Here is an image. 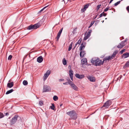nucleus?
<instances>
[{
  "mask_svg": "<svg viewBox=\"0 0 129 129\" xmlns=\"http://www.w3.org/2000/svg\"><path fill=\"white\" fill-rule=\"evenodd\" d=\"M48 6V5H47L45 7L43 8L41 10H40L39 12V13H41V12L42 11H43V10H44V9L46 8Z\"/></svg>",
  "mask_w": 129,
  "mask_h": 129,
  "instance_id": "obj_32",
  "label": "nucleus"
},
{
  "mask_svg": "<svg viewBox=\"0 0 129 129\" xmlns=\"http://www.w3.org/2000/svg\"><path fill=\"white\" fill-rule=\"evenodd\" d=\"M101 5H99L97 6V10H98L100 8L101 6Z\"/></svg>",
  "mask_w": 129,
  "mask_h": 129,
  "instance_id": "obj_42",
  "label": "nucleus"
},
{
  "mask_svg": "<svg viewBox=\"0 0 129 129\" xmlns=\"http://www.w3.org/2000/svg\"><path fill=\"white\" fill-rule=\"evenodd\" d=\"M118 52V51L117 50H116L113 52V53L112 54L111 56V57H112V59H113L114 57L115 56L116 54H117Z\"/></svg>",
  "mask_w": 129,
  "mask_h": 129,
  "instance_id": "obj_19",
  "label": "nucleus"
},
{
  "mask_svg": "<svg viewBox=\"0 0 129 129\" xmlns=\"http://www.w3.org/2000/svg\"><path fill=\"white\" fill-rule=\"evenodd\" d=\"M67 80L68 81V84H70L71 85V84H72L71 83H73L69 79L68 80Z\"/></svg>",
  "mask_w": 129,
  "mask_h": 129,
  "instance_id": "obj_41",
  "label": "nucleus"
},
{
  "mask_svg": "<svg viewBox=\"0 0 129 129\" xmlns=\"http://www.w3.org/2000/svg\"><path fill=\"white\" fill-rule=\"evenodd\" d=\"M69 75L70 76H73V70L71 69L69 71Z\"/></svg>",
  "mask_w": 129,
  "mask_h": 129,
  "instance_id": "obj_22",
  "label": "nucleus"
},
{
  "mask_svg": "<svg viewBox=\"0 0 129 129\" xmlns=\"http://www.w3.org/2000/svg\"><path fill=\"white\" fill-rule=\"evenodd\" d=\"M126 9L128 12H129V6L127 7H126Z\"/></svg>",
  "mask_w": 129,
  "mask_h": 129,
  "instance_id": "obj_46",
  "label": "nucleus"
},
{
  "mask_svg": "<svg viewBox=\"0 0 129 129\" xmlns=\"http://www.w3.org/2000/svg\"><path fill=\"white\" fill-rule=\"evenodd\" d=\"M129 67V61H127L124 66V68H125Z\"/></svg>",
  "mask_w": 129,
  "mask_h": 129,
  "instance_id": "obj_23",
  "label": "nucleus"
},
{
  "mask_svg": "<svg viewBox=\"0 0 129 129\" xmlns=\"http://www.w3.org/2000/svg\"><path fill=\"white\" fill-rule=\"evenodd\" d=\"M85 54V51H82L80 52V56L81 57H83L84 56V55Z\"/></svg>",
  "mask_w": 129,
  "mask_h": 129,
  "instance_id": "obj_18",
  "label": "nucleus"
},
{
  "mask_svg": "<svg viewBox=\"0 0 129 129\" xmlns=\"http://www.w3.org/2000/svg\"><path fill=\"white\" fill-rule=\"evenodd\" d=\"M128 57H129V53L128 52L125 53L124 54L122 55V57H124V58H127Z\"/></svg>",
  "mask_w": 129,
  "mask_h": 129,
  "instance_id": "obj_21",
  "label": "nucleus"
},
{
  "mask_svg": "<svg viewBox=\"0 0 129 129\" xmlns=\"http://www.w3.org/2000/svg\"><path fill=\"white\" fill-rule=\"evenodd\" d=\"M62 29H63V28H62L61 29H60L59 30V32H58V33L57 34V36L56 37L57 41H58L59 40V38L60 37L61 34L62 33Z\"/></svg>",
  "mask_w": 129,
  "mask_h": 129,
  "instance_id": "obj_11",
  "label": "nucleus"
},
{
  "mask_svg": "<svg viewBox=\"0 0 129 129\" xmlns=\"http://www.w3.org/2000/svg\"><path fill=\"white\" fill-rule=\"evenodd\" d=\"M39 104L40 106H42L43 105V101H39Z\"/></svg>",
  "mask_w": 129,
  "mask_h": 129,
  "instance_id": "obj_34",
  "label": "nucleus"
},
{
  "mask_svg": "<svg viewBox=\"0 0 129 129\" xmlns=\"http://www.w3.org/2000/svg\"><path fill=\"white\" fill-rule=\"evenodd\" d=\"M91 32H92V30H89V32L88 33H89V34L90 35V34H91Z\"/></svg>",
  "mask_w": 129,
  "mask_h": 129,
  "instance_id": "obj_47",
  "label": "nucleus"
},
{
  "mask_svg": "<svg viewBox=\"0 0 129 129\" xmlns=\"http://www.w3.org/2000/svg\"><path fill=\"white\" fill-rule=\"evenodd\" d=\"M49 75H47L46 74H45L44 76H43V79L44 81L46 80L48 77Z\"/></svg>",
  "mask_w": 129,
  "mask_h": 129,
  "instance_id": "obj_25",
  "label": "nucleus"
},
{
  "mask_svg": "<svg viewBox=\"0 0 129 129\" xmlns=\"http://www.w3.org/2000/svg\"><path fill=\"white\" fill-rule=\"evenodd\" d=\"M50 73V71L49 70H48L45 74L49 75Z\"/></svg>",
  "mask_w": 129,
  "mask_h": 129,
  "instance_id": "obj_36",
  "label": "nucleus"
},
{
  "mask_svg": "<svg viewBox=\"0 0 129 129\" xmlns=\"http://www.w3.org/2000/svg\"><path fill=\"white\" fill-rule=\"evenodd\" d=\"M40 25L39 24H37L34 25L31 24L27 27V29L28 30L36 29L40 27Z\"/></svg>",
  "mask_w": 129,
  "mask_h": 129,
  "instance_id": "obj_3",
  "label": "nucleus"
},
{
  "mask_svg": "<svg viewBox=\"0 0 129 129\" xmlns=\"http://www.w3.org/2000/svg\"><path fill=\"white\" fill-rule=\"evenodd\" d=\"M107 19V18H106L105 19Z\"/></svg>",
  "mask_w": 129,
  "mask_h": 129,
  "instance_id": "obj_57",
  "label": "nucleus"
},
{
  "mask_svg": "<svg viewBox=\"0 0 129 129\" xmlns=\"http://www.w3.org/2000/svg\"><path fill=\"white\" fill-rule=\"evenodd\" d=\"M63 84L64 85H67L68 84V82H66L63 83Z\"/></svg>",
  "mask_w": 129,
  "mask_h": 129,
  "instance_id": "obj_48",
  "label": "nucleus"
},
{
  "mask_svg": "<svg viewBox=\"0 0 129 129\" xmlns=\"http://www.w3.org/2000/svg\"><path fill=\"white\" fill-rule=\"evenodd\" d=\"M112 57H111V56H106L105 57L104 59L103 60V63L105 62V61L106 62V61H107V60H109L111 59H112Z\"/></svg>",
  "mask_w": 129,
  "mask_h": 129,
  "instance_id": "obj_9",
  "label": "nucleus"
},
{
  "mask_svg": "<svg viewBox=\"0 0 129 129\" xmlns=\"http://www.w3.org/2000/svg\"><path fill=\"white\" fill-rule=\"evenodd\" d=\"M125 51V49H123V50H121V51H120V53L121 54H122Z\"/></svg>",
  "mask_w": 129,
  "mask_h": 129,
  "instance_id": "obj_43",
  "label": "nucleus"
},
{
  "mask_svg": "<svg viewBox=\"0 0 129 129\" xmlns=\"http://www.w3.org/2000/svg\"><path fill=\"white\" fill-rule=\"evenodd\" d=\"M113 0H111L110 2L109 3L110 4L111 3V2L113 1Z\"/></svg>",
  "mask_w": 129,
  "mask_h": 129,
  "instance_id": "obj_53",
  "label": "nucleus"
},
{
  "mask_svg": "<svg viewBox=\"0 0 129 129\" xmlns=\"http://www.w3.org/2000/svg\"><path fill=\"white\" fill-rule=\"evenodd\" d=\"M12 57V56L11 55H10L9 56L8 58V60H11Z\"/></svg>",
  "mask_w": 129,
  "mask_h": 129,
  "instance_id": "obj_40",
  "label": "nucleus"
},
{
  "mask_svg": "<svg viewBox=\"0 0 129 129\" xmlns=\"http://www.w3.org/2000/svg\"><path fill=\"white\" fill-rule=\"evenodd\" d=\"M51 90L49 86L46 85L44 86L43 92H48Z\"/></svg>",
  "mask_w": 129,
  "mask_h": 129,
  "instance_id": "obj_6",
  "label": "nucleus"
},
{
  "mask_svg": "<svg viewBox=\"0 0 129 129\" xmlns=\"http://www.w3.org/2000/svg\"><path fill=\"white\" fill-rule=\"evenodd\" d=\"M73 44V43L72 42L70 45L68 49V51H70L71 50L72 48V45Z\"/></svg>",
  "mask_w": 129,
  "mask_h": 129,
  "instance_id": "obj_27",
  "label": "nucleus"
},
{
  "mask_svg": "<svg viewBox=\"0 0 129 129\" xmlns=\"http://www.w3.org/2000/svg\"><path fill=\"white\" fill-rule=\"evenodd\" d=\"M4 116L3 114L1 112H0V118L3 117Z\"/></svg>",
  "mask_w": 129,
  "mask_h": 129,
  "instance_id": "obj_39",
  "label": "nucleus"
},
{
  "mask_svg": "<svg viewBox=\"0 0 129 129\" xmlns=\"http://www.w3.org/2000/svg\"><path fill=\"white\" fill-rule=\"evenodd\" d=\"M10 81H10V80H9V82H10Z\"/></svg>",
  "mask_w": 129,
  "mask_h": 129,
  "instance_id": "obj_55",
  "label": "nucleus"
},
{
  "mask_svg": "<svg viewBox=\"0 0 129 129\" xmlns=\"http://www.w3.org/2000/svg\"><path fill=\"white\" fill-rule=\"evenodd\" d=\"M76 30H77V28L74 29L73 30V32H74L76 31Z\"/></svg>",
  "mask_w": 129,
  "mask_h": 129,
  "instance_id": "obj_51",
  "label": "nucleus"
},
{
  "mask_svg": "<svg viewBox=\"0 0 129 129\" xmlns=\"http://www.w3.org/2000/svg\"><path fill=\"white\" fill-rule=\"evenodd\" d=\"M71 79L72 81L73 80V76H70Z\"/></svg>",
  "mask_w": 129,
  "mask_h": 129,
  "instance_id": "obj_49",
  "label": "nucleus"
},
{
  "mask_svg": "<svg viewBox=\"0 0 129 129\" xmlns=\"http://www.w3.org/2000/svg\"><path fill=\"white\" fill-rule=\"evenodd\" d=\"M82 40V39L80 38L78 41V42L77 43L79 44L78 46H79L80 45V43H81Z\"/></svg>",
  "mask_w": 129,
  "mask_h": 129,
  "instance_id": "obj_33",
  "label": "nucleus"
},
{
  "mask_svg": "<svg viewBox=\"0 0 129 129\" xmlns=\"http://www.w3.org/2000/svg\"><path fill=\"white\" fill-rule=\"evenodd\" d=\"M43 60V57L41 56L37 58V61L39 63H41Z\"/></svg>",
  "mask_w": 129,
  "mask_h": 129,
  "instance_id": "obj_15",
  "label": "nucleus"
},
{
  "mask_svg": "<svg viewBox=\"0 0 129 129\" xmlns=\"http://www.w3.org/2000/svg\"><path fill=\"white\" fill-rule=\"evenodd\" d=\"M91 62L92 63H94L95 65L96 66H99L103 64V62L102 61L100 60L99 58L93 57L91 60Z\"/></svg>",
  "mask_w": 129,
  "mask_h": 129,
  "instance_id": "obj_1",
  "label": "nucleus"
},
{
  "mask_svg": "<svg viewBox=\"0 0 129 129\" xmlns=\"http://www.w3.org/2000/svg\"><path fill=\"white\" fill-rule=\"evenodd\" d=\"M14 85V83L12 82L10 83H8L7 84V87L9 88L12 87Z\"/></svg>",
  "mask_w": 129,
  "mask_h": 129,
  "instance_id": "obj_17",
  "label": "nucleus"
},
{
  "mask_svg": "<svg viewBox=\"0 0 129 129\" xmlns=\"http://www.w3.org/2000/svg\"><path fill=\"white\" fill-rule=\"evenodd\" d=\"M87 78L91 82H94L95 81V78L94 77L89 76L87 77Z\"/></svg>",
  "mask_w": 129,
  "mask_h": 129,
  "instance_id": "obj_13",
  "label": "nucleus"
},
{
  "mask_svg": "<svg viewBox=\"0 0 129 129\" xmlns=\"http://www.w3.org/2000/svg\"><path fill=\"white\" fill-rule=\"evenodd\" d=\"M71 87L74 90L77 91L78 90V88L74 84L72 83L71 85Z\"/></svg>",
  "mask_w": 129,
  "mask_h": 129,
  "instance_id": "obj_12",
  "label": "nucleus"
},
{
  "mask_svg": "<svg viewBox=\"0 0 129 129\" xmlns=\"http://www.w3.org/2000/svg\"><path fill=\"white\" fill-rule=\"evenodd\" d=\"M107 13H105L104 12H103L102 13H101L100 15V17H102V16H106L107 15Z\"/></svg>",
  "mask_w": 129,
  "mask_h": 129,
  "instance_id": "obj_26",
  "label": "nucleus"
},
{
  "mask_svg": "<svg viewBox=\"0 0 129 129\" xmlns=\"http://www.w3.org/2000/svg\"><path fill=\"white\" fill-rule=\"evenodd\" d=\"M50 108L53 110H54L55 109L54 108L55 106L54 105V104H52V106H50Z\"/></svg>",
  "mask_w": 129,
  "mask_h": 129,
  "instance_id": "obj_30",
  "label": "nucleus"
},
{
  "mask_svg": "<svg viewBox=\"0 0 129 129\" xmlns=\"http://www.w3.org/2000/svg\"><path fill=\"white\" fill-rule=\"evenodd\" d=\"M67 114L70 116L73 119H76L77 118V114L74 110H72L67 113Z\"/></svg>",
  "mask_w": 129,
  "mask_h": 129,
  "instance_id": "obj_2",
  "label": "nucleus"
},
{
  "mask_svg": "<svg viewBox=\"0 0 129 129\" xmlns=\"http://www.w3.org/2000/svg\"><path fill=\"white\" fill-rule=\"evenodd\" d=\"M62 105V104H61L60 105V107H61Z\"/></svg>",
  "mask_w": 129,
  "mask_h": 129,
  "instance_id": "obj_54",
  "label": "nucleus"
},
{
  "mask_svg": "<svg viewBox=\"0 0 129 129\" xmlns=\"http://www.w3.org/2000/svg\"><path fill=\"white\" fill-rule=\"evenodd\" d=\"M125 45V44H124L122 41L117 46V47L119 48H122Z\"/></svg>",
  "mask_w": 129,
  "mask_h": 129,
  "instance_id": "obj_14",
  "label": "nucleus"
},
{
  "mask_svg": "<svg viewBox=\"0 0 129 129\" xmlns=\"http://www.w3.org/2000/svg\"><path fill=\"white\" fill-rule=\"evenodd\" d=\"M111 104L112 102L110 100H108L104 104L102 107H105L106 108H107Z\"/></svg>",
  "mask_w": 129,
  "mask_h": 129,
  "instance_id": "obj_5",
  "label": "nucleus"
},
{
  "mask_svg": "<svg viewBox=\"0 0 129 129\" xmlns=\"http://www.w3.org/2000/svg\"><path fill=\"white\" fill-rule=\"evenodd\" d=\"M121 1H119L118 2H117L115 3L114 4V5L115 6H117L120 3V2Z\"/></svg>",
  "mask_w": 129,
  "mask_h": 129,
  "instance_id": "obj_37",
  "label": "nucleus"
},
{
  "mask_svg": "<svg viewBox=\"0 0 129 129\" xmlns=\"http://www.w3.org/2000/svg\"><path fill=\"white\" fill-rule=\"evenodd\" d=\"M53 99L54 101H57L58 99V98L57 96H54L53 97Z\"/></svg>",
  "mask_w": 129,
  "mask_h": 129,
  "instance_id": "obj_28",
  "label": "nucleus"
},
{
  "mask_svg": "<svg viewBox=\"0 0 129 129\" xmlns=\"http://www.w3.org/2000/svg\"><path fill=\"white\" fill-rule=\"evenodd\" d=\"M97 16H96V17H95V18H96V17Z\"/></svg>",
  "mask_w": 129,
  "mask_h": 129,
  "instance_id": "obj_56",
  "label": "nucleus"
},
{
  "mask_svg": "<svg viewBox=\"0 0 129 129\" xmlns=\"http://www.w3.org/2000/svg\"><path fill=\"white\" fill-rule=\"evenodd\" d=\"M59 81H63L64 80V79H59Z\"/></svg>",
  "mask_w": 129,
  "mask_h": 129,
  "instance_id": "obj_45",
  "label": "nucleus"
},
{
  "mask_svg": "<svg viewBox=\"0 0 129 129\" xmlns=\"http://www.w3.org/2000/svg\"><path fill=\"white\" fill-rule=\"evenodd\" d=\"M90 35L88 33H87L86 34V35L84 37L83 40H85L87 39L90 36Z\"/></svg>",
  "mask_w": 129,
  "mask_h": 129,
  "instance_id": "obj_20",
  "label": "nucleus"
},
{
  "mask_svg": "<svg viewBox=\"0 0 129 129\" xmlns=\"http://www.w3.org/2000/svg\"><path fill=\"white\" fill-rule=\"evenodd\" d=\"M89 5V3H88L85 5L84 7L82 9H81V12H83L85 11L86 9L88 8Z\"/></svg>",
  "mask_w": 129,
  "mask_h": 129,
  "instance_id": "obj_10",
  "label": "nucleus"
},
{
  "mask_svg": "<svg viewBox=\"0 0 129 129\" xmlns=\"http://www.w3.org/2000/svg\"><path fill=\"white\" fill-rule=\"evenodd\" d=\"M127 39H125V40L124 41H122V42L124 43V44H125V42H126L127 41Z\"/></svg>",
  "mask_w": 129,
  "mask_h": 129,
  "instance_id": "obj_44",
  "label": "nucleus"
},
{
  "mask_svg": "<svg viewBox=\"0 0 129 129\" xmlns=\"http://www.w3.org/2000/svg\"><path fill=\"white\" fill-rule=\"evenodd\" d=\"M5 115L6 116H7L9 115V114L8 113H5Z\"/></svg>",
  "mask_w": 129,
  "mask_h": 129,
  "instance_id": "obj_50",
  "label": "nucleus"
},
{
  "mask_svg": "<svg viewBox=\"0 0 129 129\" xmlns=\"http://www.w3.org/2000/svg\"><path fill=\"white\" fill-rule=\"evenodd\" d=\"M75 76L77 78L80 79L83 78L85 77V76L83 74L79 75L78 74H75Z\"/></svg>",
  "mask_w": 129,
  "mask_h": 129,
  "instance_id": "obj_7",
  "label": "nucleus"
},
{
  "mask_svg": "<svg viewBox=\"0 0 129 129\" xmlns=\"http://www.w3.org/2000/svg\"><path fill=\"white\" fill-rule=\"evenodd\" d=\"M86 45V43L84 42L82 43L79 48L80 51H82V50L84 49Z\"/></svg>",
  "mask_w": 129,
  "mask_h": 129,
  "instance_id": "obj_8",
  "label": "nucleus"
},
{
  "mask_svg": "<svg viewBox=\"0 0 129 129\" xmlns=\"http://www.w3.org/2000/svg\"><path fill=\"white\" fill-rule=\"evenodd\" d=\"M78 44L77 43H76L75 45V46H74V48H75L77 46V44Z\"/></svg>",
  "mask_w": 129,
  "mask_h": 129,
  "instance_id": "obj_52",
  "label": "nucleus"
},
{
  "mask_svg": "<svg viewBox=\"0 0 129 129\" xmlns=\"http://www.w3.org/2000/svg\"><path fill=\"white\" fill-rule=\"evenodd\" d=\"M94 21H92L91 22L89 26L88 27V28H90L94 24Z\"/></svg>",
  "mask_w": 129,
  "mask_h": 129,
  "instance_id": "obj_35",
  "label": "nucleus"
},
{
  "mask_svg": "<svg viewBox=\"0 0 129 129\" xmlns=\"http://www.w3.org/2000/svg\"><path fill=\"white\" fill-rule=\"evenodd\" d=\"M23 84L24 85H26L28 84V82L27 81L25 80L23 81Z\"/></svg>",
  "mask_w": 129,
  "mask_h": 129,
  "instance_id": "obj_29",
  "label": "nucleus"
},
{
  "mask_svg": "<svg viewBox=\"0 0 129 129\" xmlns=\"http://www.w3.org/2000/svg\"><path fill=\"white\" fill-rule=\"evenodd\" d=\"M14 90L13 89H12L9 90L6 93V94H8L13 91Z\"/></svg>",
  "mask_w": 129,
  "mask_h": 129,
  "instance_id": "obj_24",
  "label": "nucleus"
},
{
  "mask_svg": "<svg viewBox=\"0 0 129 129\" xmlns=\"http://www.w3.org/2000/svg\"><path fill=\"white\" fill-rule=\"evenodd\" d=\"M110 7H107L104 10V12H106L109 10Z\"/></svg>",
  "mask_w": 129,
  "mask_h": 129,
  "instance_id": "obj_38",
  "label": "nucleus"
},
{
  "mask_svg": "<svg viewBox=\"0 0 129 129\" xmlns=\"http://www.w3.org/2000/svg\"><path fill=\"white\" fill-rule=\"evenodd\" d=\"M87 61V59L85 58H83L81 60V62L83 64H86Z\"/></svg>",
  "mask_w": 129,
  "mask_h": 129,
  "instance_id": "obj_16",
  "label": "nucleus"
},
{
  "mask_svg": "<svg viewBox=\"0 0 129 129\" xmlns=\"http://www.w3.org/2000/svg\"><path fill=\"white\" fill-rule=\"evenodd\" d=\"M19 117V116L18 115H16L14 116L10 121V123L11 124L13 125L15 124Z\"/></svg>",
  "mask_w": 129,
  "mask_h": 129,
  "instance_id": "obj_4",
  "label": "nucleus"
},
{
  "mask_svg": "<svg viewBox=\"0 0 129 129\" xmlns=\"http://www.w3.org/2000/svg\"><path fill=\"white\" fill-rule=\"evenodd\" d=\"M63 64L64 65L66 64L67 63L66 61L65 58H63L62 60Z\"/></svg>",
  "mask_w": 129,
  "mask_h": 129,
  "instance_id": "obj_31",
  "label": "nucleus"
}]
</instances>
